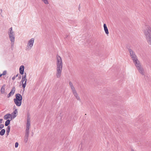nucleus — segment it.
<instances>
[{
  "mask_svg": "<svg viewBox=\"0 0 151 151\" xmlns=\"http://www.w3.org/2000/svg\"><path fill=\"white\" fill-rule=\"evenodd\" d=\"M80 8V5H79V9Z\"/></svg>",
  "mask_w": 151,
  "mask_h": 151,
  "instance_id": "40",
  "label": "nucleus"
},
{
  "mask_svg": "<svg viewBox=\"0 0 151 151\" xmlns=\"http://www.w3.org/2000/svg\"><path fill=\"white\" fill-rule=\"evenodd\" d=\"M15 87L13 86L12 87V89L11 90V91L8 94L7 96V97L9 98L10 97L11 95H13L14 94L15 92Z\"/></svg>",
  "mask_w": 151,
  "mask_h": 151,
  "instance_id": "7",
  "label": "nucleus"
},
{
  "mask_svg": "<svg viewBox=\"0 0 151 151\" xmlns=\"http://www.w3.org/2000/svg\"><path fill=\"white\" fill-rule=\"evenodd\" d=\"M17 112V109H15L14 111L12 112L11 115H12V116L11 118V120H12V119L14 118L16 116V114Z\"/></svg>",
  "mask_w": 151,
  "mask_h": 151,
  "instance_id": "11",
  "label": "nucleus"
},
{
  "mask_svg": "<svg viewBox=\"0 0 151 151\" xmlns=\"http://www.w3.org/2000/svg\"><path fill=\"white\" fill-rule=\"evenodd\" d=\"M27 81V79L26 78V79H25L24 81Z\"/></svg>",
  "mask_w": 151,
  "mask_h": 151,
  "instance_id": "36",
  "label": "nucleus"
},
{
  "mask_svg": "<svg viewBox=\"0 0 151 151\" xmlns=\"http://www.w3.org/2000/svg\"><path fill=\"white\" fill-rule=\"evenodd\" d=\"M56 73L57 78L60 77L63 68V62L61 58L58 55H56Z\"/></svg>",
  "mask_w": 151,
  "mask_h": 151,
  "instance_id": "1",
  "label": "nucleus"
},
{
  "mask_svg": "<svg viewBox=\"0 0 151 151\" xmlns=\"http://www.w3.org/2000/svg\"><path fill=\"white\" fill-rule=\"evenodd\" d=\"M11 120L8 119L5 122V125L6 126H8V125L10 124Z\"/></svg>",
  "mask_w": 151,
  "mask_h": 151,
  "instance_id": "18",
  "label": "nucleus"
},
{
  "mask_svg": "<svg viewBox=\"0 0 151 151\" xmlns=\"http://www.w3.org/2000/svg\"><path fill=\"white\" fill-rule=\"evenodd\" d=\"M19 144L17 142H16L15 143V146L16 148L18 146Z\"/></svg>",
  "mask_w": 151,
  "mask_h": 151,
  "instance_id": "28",
  "label": "nucleus"
},
{
  "mask_svg": "<svg viewBox=\"0 0 151 151\" xmlns=\"http://www.w3.org/2000/svg\"><path fill=\"white\" fill-rule=\"evenodd\" d=\"M128 50L130 53V56L134 64L139 63V61L138 60L135 52L131 49L129 48Z\"/></svg>",
  "mask_w": 151,
  "mask_h": 151,
  "instance_id": "3",
  "label": "nucleus"
},
{
  "mask_svg": "<svg viewBox=\"0 0 151 151\" xmlns=\"http://www.w3.org/2000/svg\"><path fill=\"white\" fill-rule=\"evenodd\" d=\"M29 136V134H25V136L24 137V141L25 143L27 142L28 138Z\"/></svg>",
  "mask_w": 151,
  "mask_h": 151,
  "instance_id": "17",
  "label": "nucleus"
},
{
  "mask_svg": "<svg viewBox=\"0 0 151 151\" xmlns=\"http://www.w3.org/2000/svg\"><path fill=\"white\" fill-rule=\"evenodd\" d=\"M10 126H8L6 128V132L7 133V135H8L9 134V133L10 132Z\"/></svg>",
  "mask_w": 151,
  "mask_h": 151,
  "instance_id": "19",
  "label": "nucleus"
},
{
  "mask_svg": "<svg viewBox=\"0 0 151 151\" xmlns=\"http://www.w3.org/2000/svg\"><path fill=\"white\" fill-rule=\"evenodd\" d=\"M24 66L23 65H21L19 68V73L21 75L24 74Z\"/></svg>",
  "mask_w": 151,
  "mask_h": 151,
  "instance_id": "12",
  "label": "nucleus"
},
{
  "mask_svg": "<svg viewBox=\"0 0 151 151\" xmlns=\"http://www.w3.org/2000/svg\"><path fill=\"white\" fill-rule=\"evenodd\" d=\"M131 151H134L133 149H132L131 150Z\"/></svg>",
  "mask_w": 151,
  "mask_h": 151,
  "instance_id": "38",
  "label": "nucleus"
},
{
  "mask_svg": "<svg viewBox=\"0 0 151 151\" xmlns=\"http://www.w3.org/2000/svg\"><path fill=\"white\" fill-rule=\"evenodd\" d=\"M29 127L26 126V129L25 130V134H29Z\"/></svg>",
  "mask_w": 151,
  "mask_h": 151,
  "instance_id": "21",
  "label": "nucleus"
},
{
  "mask_svg": "<svg viewBox=\"0 0 151 151\" xmlns=\"http://www.w3.org/2000/svg\"><path fill=\"white\" fill-rule=\"evenodd\" d=\"M30 126V119H28L27 120L26 126L29 127Z\"/></svg>",
  "mask_w": 151,
  "mask_h": 151,
  "instance_id": "22",
  "label": "nucleus"
},
{
  "mask_svg": "<svg viewBox=\"0 0 151 151\" xmlns=\"http://www.w3.org/2000/svg\"><path fill=\"white\" fill-rule=\"evenodd\" d=\"M12 116V115L10 114H7L5 115L4 117V118L5 120H8V119L11 118Z\"/></svg>",
  "mask_w": 151,
  "mask_h": 151,
  "instance_id": "13",
  "label": "nucleus"
},
{
  "mask_svg": "<svg viewBox=\"0 0 151 151\" xmlns=\"http://www.w3.org/2000/svg\"><path fill=\"white\" fill-rule=\"evenodd\" d=\"M5 85H3L2 87L1 88L0 91L1 93L2 94H4V93L5 92Z\"/></svg>",
  "mask_w": 151,
  "mask_h": 151,
  "instance_id": "16",
  "label": "nucleus"
},
{
  "mask_svg": "<svg viewBox=\"0 0 151 151\" xmlns=\"http://www.w3.org/2000/svg\"><path fill=\"white\" fill-rule=\"evenodd\" d=\"M21 78V76L20 75H19L18 77L19 79H20Z\"/></svg>",
  "mask_w": 151,
  "mask_h": 151,
  "instance_id": "32",
  "label": "nucleus"
},
{
  "mask_svg": "<svg viewBox=\"0 0 151 151\" xmlns=\"http://www.w3.org/2000/svg\"><path fill=\"white\" fill-rule=\"evenodd\" d=\"M25 79L26 78H22V81H24L25 80Z\"/></svg>",
  "mask_w": 151,
  "mask_h": 151,
  "instance_id": "29",
  "label": "nucleus"
},
{
  "mask_svg": "<svg viewBox=\"0 0 151 151\" xmlns=\"http://www.w3.org/2000/svg\"><path fill=\"white\" fill-rule=\"evenodd\" d=\"M104 31L105 32L106 34V35H108L109 33L107 27L106 25V24H104Z\"/></svg>",
  "mask_w": 151,
  "mask_h": 151,
  "instance_id": "14",
  "label": "nucleus"
},
{
  "mask_svg": "<svg viewBox=\"0 0 151 151\" xmlns=\"http://www.w3.org/2000/svg\"><path fill=\"white\" fill-rule=\"evenodd\" d=\"M18 74H17L15 76V77H17L18 76Z\"/></svg>",
  "mask_w": 151,
  "mask_h": 151,
  "instance_id": "35",
  "label": "nucleus"
},
{
  "mask_svg": "<svg viewBox=\"0 0 151 151\" xmlns=\"http://www.w3.org/2000/svg\"><path fill=\"white\" fill-rule=\"evenodd\" d=\"M68 36H69V35H66V38H67V37H68Z\"/></svg>",
  "mask_w": 151,
  "mask_h": 151,
  "instance_id": "34",
  "label": "nucleus"
},
{
  "mask_svg": "<svg viewBox=\"0 0 151 151\" xmlns=\"http://www.w3.org/2000/svg\"><path fill=\"white\" fill-rule=\"evenodd\" d=\"M26 82H27V81H25L24 83H23V84H22V87L24 89L25 88V87L26 86V83H27Z\"/></svg>",
  "mask_w": 151,
  "mask_h": 151,
  "instance_id": "24",
  "label": "nucleus"
},
{
  "mask_svg": "<svg viewBox=\"0 0 151 151\" xmlns=\"http://www.w3.org/2000/svg\"><path fill=\"white\" fill-rule=\"evenodd\" d=\"M16 77H15V76H13L12 78V80H15V78Z\"/></svg>",
  "mask_w": 151,
  "mask_h": 151,
  "instance_id": "31",
  "label": "nucleus"
},
{
  "mask_svg": "<svg viewBox=\"0 0 151 151\" xmlns=\"http://www.w3.org/2000/svg\"><path fill=\"white\" fill-rule=\"evenodd\" d=\"M9 39L11 41V44L13 45L14 42V35H9Z\"/></svg>",
  "mask_w": 151,
  "mask_h": 151,
  "instance_id": "8",
  "label": "nucleus"
},
{
  "mask_svg": "<svg viewBox=\"0 0 151 151\" xmlns=\"http://www.w3.org/2000/svg\"><path fill=\"white\" fill-rule=\"evenodd\" d=\"M15 107V106H14V107H14H14Z\"/></svg>",
  "mask_w": 151,
  "mask_h": 151,
  "instance_id": "39",
  "label": "nucleus"
},
{
  "mask_svg": "<svg viewBox=\"0 0 151 151\" xmlns=\"http://www.w3.org/2000/svg\"><path fill=\"white\" fill-rule=\"evenodd\" d=\"M69 84L71 88L73 93L76 99L78 100L79 101H81L80 97L78 96V94L77 91L76 90L74 86L72 83L70 81L69 82Z\"/></svg>",
  "mask_w": 151,
  "mask_h": 151,
  "instance_id": "4",
  "label": "nucleus"
},
{
  "mask_svg": "<svg viewBox=\"0 0 151 151\" xmlns=\"http://www.w3.org/2000/svg\"><path fill=\"white\" fill-rule=\"evenodd\" d=\"M3 121V119H0V124Z\"/></svg>",
  "mask_w": 151,
  "mask_h": 151,
  "instance_id": "30",
  "label": "nucleus"
},
{
  "mask_svg": "<svg viewBox=\"0 0 151 151\" xmlns=\"http://www.w3.org/2000/svg\"><path fill=\"white\" fill-rule=\"evenodd\" d=\"M4 125L3 124H1L0 125V130L1 129L3 128L4 127Z\"/></svg>",
  "mask_w": 151,
  "mask_h": 151,
  "instance_id": "26",
  "label": "nucleus"
},
{
  "mask_svg": "<svg viewBox=\"0 0 151 151\" xmlns=\"http://www.w3.org/2000/svg\"><path fill=\"white\" fill-rule=\"evenodd\" d=\"M14 102L16 105L18 106H20L22 104V101L14 99Z\"/></svg>",
  "mask_w": 151,
  "mask_h": 151,
  "instance_id": "10",
  "label": "nucleus"
},
{
  "mask_svg": "<svg viewBox=\"0 0 151 151\" xmlns=\"http://www.w3.org/2000/svg\"><path fill=\"white\" fill-rule=\"evenodd\" d=\"M16 98L14 99L22 101V96L19 93H17L15 95Z\"/></svg>",
  "mask_w": 151,
  "mask_h": 151,
  "instance_id": "9",
  "label": "nucleus"
},
{
  "mask_svg": "<svg viewBox=\"0 0 151 151\" xmlns=\"http://www.w3.org/2000/svg\"><path fill=\"white\" fill-rule=\"evenodd\" d=\"M42 1L44 2V3L46 4H49L48 1L47 0H41Z\"/></svg>",
  "mask_w": 151,
  "mask_h": 151,
  "instance_id": "23",
  "label": "nucleus"
},
{
  "mask_svg": "<svg viewBox=\"0 0 151 151\" xmlns=\"http://www.w3.org/2000/svg\"><path fill=\"white\" fill-rule=\"evenodd\" d=\"M8 34L9 35H14V33L12 30V27L10 28L9 29V30L8 32Z\"/></svg>",
  "mask_w": 151,
  "mask_h": 151,
  "instance_id": "15",
  "label": "nucleus"
},
{
  "mask_svg": "<svg viewBox=\"0 0 151 151\" xmlns=\"http://www.w3.org/2000/svg\"><path fill=\"white\" fill-rule=\"evenodd\" d=\"M23 75L22 76V78H26V73H24Z\"/></svg>",
  "mask_w": 151,
  "mask_h": 151,
  "instance_id": "25",
  "label": "nucleus"
},
{
  "mask_svg": "<svg viewBox=\"0 0 151 151\" xmlns=\"http://www.w3.org/2000/svg\"><path fill=\"white\" fill-rule=\"evenodd\" d=\"M24 81H22V80H21V83H22V84H23V83H24Z\"/></svg>",
  "mask_w": 151,
  "mask_h": 151,
  "instance_id": "33",
  "label": "nucleus"
},
{
  "mask_svg": "<svg viewBox=\"0 0 151 151\" xmlns=\"http://www.w3.org/2000/svg\"><path fill=\"white\" fill-rule=\"evenodd\" d=\"M2 76V74H1L0 73V78Z\"/></svg>",
  "mask_w": 151,
  "mask_h": 151,
  "instance_id": "37",
  "label": "nucleus"
},
{
  "mask_svg": "<svg viewBox=\"0 0 151 151\" xmlns=\"http://www.w3.org/2000/svg\"><path fill=\"white\" fill-rule=\"evenodd\" d=\"M5 132V130L4 129H2L0 132V135L3 136L4 135Z\"/></svg>",
  "mask_w": 151,
  "mask_h": 151,
  "instance_id": "20",
  "label": "nucleus"
},
{
  "mask_svg": "<svg viewBox=\"0 0 151 151\" xmlns=\"http://www.w3.org/2000/svg\"><path fill=\"white\" fill-rule=\"evenodd\" d=\"M135 66L139 71V73L142 75H144V70L142 67L141 66L140 62L134 64Z\"/></svg>",
  "mask_w": 151,
  "mask_h": 151,
  "instance_id": "5",
  "label": "nucleus"
},
{
  "mask_svg": "<svg viewBox=\"0 0 151 151\" xmlns=\"http://www.w3.org/2000/svg\"><path fill=\"white\" fill-rule=\"evenodd\" d=\"M147 42L149 44L151 45V27L149 25H146L143 30Z\"/></svg>",
  "mask_w": 151,
  "mask_h": 151,
  "instance_id": "2",
  "label": "nucleus"
},
{
  "mask_svg": "<svg viewBox=\"0 0 151 151\" xmlns=\"http://www.w3.org/2000/svg\"><path fill=\"white\" fill-rule=\"evenodd\" d=\"M34 41V39L32 38L29 40L27 44V47L28 48H29V50H30L32 47Z\"/></svg>",
  "mask_w": 151,
  "mask_h": 151,
  "instance_id": "6",
  "label": "nucleus"
},
{
  "mask_svg": "<svg viewBox=\"0 0 151 151\" xmlns=\"http://www.w3.org/2000/svg\"><path fill=\"white\" fill-rule=\"evenodd\" d=\"M6 70H4L3 71V73L2 74V76L3 75H6Z\"/></svg>",
  "mask_w": 151,
  "mask_h": 151,
  "instance_id": "27",
  "label": "nucleus"
}]
</instances>
